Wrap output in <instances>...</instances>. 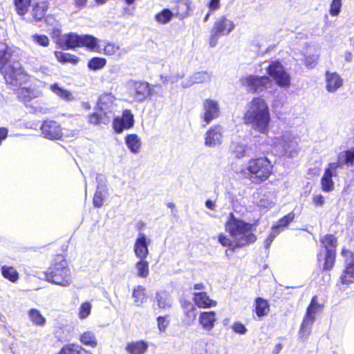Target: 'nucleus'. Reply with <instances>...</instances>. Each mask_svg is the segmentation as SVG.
I'll use <instances>...</instances> for the list:
<instances>
[{
  "label": "nucleus",
  "instance_id": "40",
  "mask_svg": "<svg viewBox=\"0 0 354 354\" xmlns=\"http://www.w3.org/2000/svg\"><path fill=\"white\" fill-rule=\"evenodd\" d=\"M106 59L104 57H93L88 60L87 66L91 71H98L106 65Z\"/></svg>",
  "mask_w": 354,
  "mask_h": 354
},
{
  "label": "nucleus",
  "instance_id": "10",
  "mask_svg": "<svg viewBox=\"0 0 354 354\" xmlns=\"http://www.w3.org/2000/svg\"><path fill=\"white\" fill-rule=\"evenodd\" d=\"M134 116L130 109L122 111L120 117H116L113 120V129L117 133H121L124 130L132 128L134 125Z\"/></svg>",
  "mask_w": 354,
  "mask_h": 354
},
{
  "label": "nucleus",
  "instance_id": "33",
  "mask_svg": "<svg viewBox=\"0 0 354 354\" xmlns=\"http://www.w3.org/2000/svg\"><path fill=\"white\" fill-rule=\"evenodd\" d=\"M132 297L138 306H140L147 299L146 288L138 285L133 288Z\"/></svg>",
  "mask_w": 354,
  "mask_h": 354
},
{
  "label": "nucleus",
  "instance_id": "27",
  "mask_svg": "<svg viewBox=\"0 0 354 354\" xmlns=\"http://www.w3.org/2000/svg\"><path fill=\"white\" fill-rule=\"evenodd\" d=\"M148 344L144 341L131 342L127 344L126 351L129 354H145Z\"/></svg>",
  "mask_w": 354,
  "mask_h": 354
},
{
  "label": "nucleus",
  "instance_id": "43",
  "mask_svg": "<svg viewBox=\"0 0 354 354\" xmlns=\"http://www.w3.org/2000/svg\"><path fill=\"white\" fill-rule=\"evenodd\" d=\"M174 15L168 8H164L155 15V19L161 24H167L171 21Z\"/></svg>",
  "mask_w": 354,
  "mask_h": 354
},
{
  "label": "nucleus",
  "instance_id": "22",
  "mask_svg": "<svg viewBox=\"0 0 354 354\" xmlns=\"http://www.w3.org/2000/svg\"><path fill=\"white\" fill-rule=\"evenodd\" d=\"M111 118L112 117L111 115L104 111H98L97 109L95 112H93L88 115L87 122L91 125L98 126L101 124H109Z\"/></svg>",
  "mask_w": 354,
  "mask_h": 354
},
{
  "label": "nucleus",
  "instance_id": "47",
  "mask_svg": "<svg viewBox=\"0 0 354 354\" xmlns=\"http://www.w3.org/2000/svg\"><path fill=\"white\" fill-rule=\"evenodd\" d=\"M324 300L315 295L307 307L306 310H322L324 308Z\"/></svg>",
  "mask_w": 354,
  "mask_h": 354
},
{
  "label": "nucleus",
  "instance_id": "18",
  "mask_svg": "<svg viewBox=\"0 0 354 354\" xmlns=\"http://www.w3.org/2000/svg\"><path fill=\"white\" fill-rule=\"evenodd\" d=\"M133 251L135 255L139 259H146L149 254L148 244L147 237L144 234H139V236L136 239Z\"/></svg>",
  "mask_w": 354,
  "mask_h": 354
},
{
  "label": "nucleus",
  "instance_id": "20",
  "mask_svg": "<svg viewBox=\"0 0 354 354\" xmlns=\"http://www.w3.org/2000/svg\"><path fill=\"white\" fill-rule=\"evenodd\" d=\"M14 51L3 41H0V72L8 66L13 57Z\"/></svg>",
  "mask_w": 354,
  "mask_h": 354
},
{
  "label": "nucleus",
  "instance_id": "25",
  "mask_svg": "<svg viewBox=\"0 0 354 354\" xmlns=\"http://www.w3.org/2000/svg\"><path fill=\"white\" fill-rule=\"evenodd\" d=\"M33 0H12V5L17 15L24 18L32 6Z\"/></svg>",
  "mask_w": 354,
  "mask_h": 354
},
{
  "label": "nucleus",
  "instance_id": "16",
  "mask_svg": "<svg viewBox=\"0 0 354 354\" xmlns=\"http://www.w3.org/2000/svg\"><path fill=\"white\" fill-rule=\"evenodd\" d=\"M316 311H306L303 322L299 331V337L306 340L311 333V326L315 319Z\"/></svg>",
  "mask_w": 354,
  "mask_h": 354
},
{
  "label": "nucleus",
  "instance_id": "46",
  "mask_svg": "<svg viewBox=\"0 0 354 354\" xmlns=\"http://www.w3.org/2000/svg\"><path fill=\"white\" fill-rule=\"evenodd\" d=\"M207 343L203 339L196 342L192 348V354H207Z\"/></svg>",
  "mask_w": 354,
  "mask_h": 354
},
{
  "label": "nucleus",
  "instance_id": "4",
  "mask_svg": "<svg viewBox=\"0 0 354 354\" xmlns=\"http://www.w3.org/2000/svg\"><path fill=\"white\" fill-rule=\"evenodd\" d=\"M44 274L47 281L61 286H68L72 281L71 272L64 253L54 255L50 266Z\"/></svg>",
  "mask_w": 354,
  "mask_h": 354
},
{
  "label": "nucleus",
  "instance_id": "29",
  "mask_svg": "<svg viewBox=\"0 0 354 354\" xmlns=\"http://www.w3.org/2000/svg\"><path fill=\"white\" fill-rule=\"evenodd\" d=\"M322 247L326 251L337 252V238L333 234H326L319 240Z\"/></svg>",
  "mask_w": 354,
  "mask_h": 354
},
{
  "label": "nucleus",
  "instance_id": "21",
  "mask_svg": "<svg viewBox=\"0 0 354 354\" xmlns=\"http://www.w3.org/2000/svg\"><path fill=\"white\" fill-rule=\"evenodd\" d=\"M59 46L64 50L80 48V35L72 32L66 34Z\"/></svg>",
  "mask_w": 354,
  "mask_h": 354
},
{
  "label": "nucleus",
  "instance_id": "36",
  "mask_svg": "<svg viewBox=\"0 0 354 354\" xmlns=\"http://www.w3.org/2000/svg\"><path fill=\"white\" fill-rule=\"evenodd\" d=\"M285 71L283 65L278 61L272 62L266 68L267 73L274 80Z\"/></svg>",
  "mask_w": 354,
  "mask_h": 354
},
{
  "label": "nucleus",
  "instance_id": "3",
  "mask_svg": "<svg viewBox=\"0 0 354 354\" xmlns=\"http://www.w3.org/2000/svg\"><path fill=\"white\" fill-rule=\"evenodd\" d=\"M274 166L266 156H259L249 159L246 166L240 174L244 179L253 185H260L267 181L273 174Z\"/></svg>",
  "mask_w": 354,
  "mask_h": 354
},
{
  "label": "nucleus",
  "instance_id": "17",
  "mask_svg": "<svg viewBox=\"0 0 354 354\" xmlns=\"http://www.w3.org/2000/svg\"><path fill=\"white\" fill-rule=\"evenodd\" d=\"M326 88L330 93L337 91L343 85V80L337 72L330 73L327 71L325 73Z\"/></svg>",
  "mask_w": 354,
  "mask_h": 354
},
{
  "label": "nucleus",
  "instance_id": "13",
  "mask_svg": "<svg viewBox=\"0 0 354 354\" xmlns=\"http://www.w3.org/2000/svg\"><path fill=\"white\" fill-rule=\"evenodd\" d=\"M154 86H151L146 82H136L133 86V98L136 102H142L148 97L153 95Z\"/></svg>",
  "mask_w": 354,
  "mask_h": 354
},
{
  "label": "nucleus",
  "instance_id": "28",
  "mask_svg": "<svg viewBox=\"0 0 354 354\" xmlns=\"http://www.w3.org/2000/svg\"><path fill=\"white\" fill-rule=\"evenodd\" d=\"M54 55L58 62L62 64H71L72 65H77L80 62V58L75 55L68 53H64L62 51H55Z\"/></svg>",
  "mask_w": 354,
  "mask_h": 354
},
{
  "label": "nucleus",
  "instance_id": "54",
  "mask_svg": "<svg viewBox=\"0 0 354 354\" xmlns=\"http://www.w3.org/2000/svg\"><path fill=\"white\" fill-rule=\"evenodd\" d=\"M254 304L255 310H266L270 307L268 300L262 297H257Z\"/></svg>",
  "mask_w": 354,
  "mask_h": 354
},
{
  "label": "nucleus",
  "instance_id": "15",
  "mask_svg": "<svg viewBox=\"0 0 354 354\" xmlns=\"http://www.w3.org/2000/svg\"><path fill=\"white\" fill-rule=\"evenodd\" d=\"M115 97L111 93H102L97 102L98 111H104L111 117L113 116V106Z\"/></svg>",
  "mask_w": 354,
  "mask_h": 354
},
{
  "label": "nucleus",
  "instance_id": "5",
  "mask_svg": "<svg viewBox=\"0 0 354 354\" xmlns=\"http://www.w3.org/2000/svg\"><path fill=\"white\" fill-rule=\"evenodd\" d=\"M235 28L233 21L225 15L218 17L212 27L208 42L211 47H214L220 37L229 35Z\"/></svg>",
  "mask_w": 354,
  "mask_h": 354
},
{
  "label": "nucleus",
  "instance_id": "12",
  "mask_svg": "<svg viewBox=\"0 0 354 354\" xmlns=\"http://www.w3.org/2000/svg\"><path fill=\"white\" fill-rule=\"evenodd\" d=\"M203 110L202 119L205 122L203 127L209 124L220 115L219 105L216 101L212 99H206L203 101Z\"/></svg>",
  "mask_w": 354,
  "mask_h": 354
},
{
  "label": "nucleus",
  "instance_id": "23",
  "mask_svg": "<svg viewBox=\"0 0 354 354\" xmlns=\"http://www.w3.org/2000/svg\"><path fill=\"white\" fill-rule=\"evenodd\" d=\"M194 301L195 304L201 308L215 307L217 304L216 301L210 299L205 292H195L194 294Z\"/></svg>",
  "mask_w": 354,
  "mask_h": 354
},
{
  "label": "nucleus",
  "instance_id": "64",
  "mask_svg": "<svg viewBox=\"0 0 354 354\" xmlns=\"http://www.w3.org/2000/svg\"><path fill=\"white\" fill-rule=\"evenodd\" d=\"M205 206L209 209H214L215 208V203L211 200H207L205 201Z\"/></svg>",
  "mask_w": 354,
  "mask_h": 354
},
{
  "label": "nucleus",
  "instance_id": "37",
  "mask_svg": "<svg viewBox=\"0 0 354 354\" xmlns=\"http://www.w3.org/2000/svg\"><path fill=\"white\" fill-rule=\"evenodd\" d=\"M17 98L19 101L26 103L35 97L32 90L26 87H19L17 91Z\"/></svg>",
  "mask_w": 354,
  "mask_h": 354
},
{
  "label": "nucleus",
  "instance_id": "35",
  "mask_svg": "<svg viewBox=\"0 0 354 354\" xmlns=\"http://www.w3.org/2000/svg\"><path fill=\"white\" fill-rule=\"evenodd\" d=\"M285 71L283 65L278 61L272 62L266 68L267 73L274 80Z\"/></svg>",
  "mask_w": 354,
  "mask_h": 354
},
{
  "label": "nucleus",
  "instance_id": "38",
  "mask_svg": "<svg viewBox=\"0 0 354 354\" xmlns=\"http://www.w3.org/2000/svg\"><path fill=\"white\" fill-rule=\"evenodd\" d=\"M336 254L337 252L326 251L322 268L323 270L330 271L333 270L336 261Z\"/></svg>",
  "mask_w": 354,
  "mask_h": 354
},
{
  "label": "nucleus",
  "instance_id": "48",
  "mask_svg": "<svg viewBox=\"0 0 354 354\" xmlns=\"http://www.w3.org/2000/svg\"><path fill=\"white\" fill-rule=\"evenodd\" d=\"M28 317L37 326H43L46 322L45 318L40 314L39 311H29Z\"/></svg>",
  "mask_w": 354,
  "mask_h": 354
},
{
  "label": "nucleus",
  "instance_id": "44",
  "mask_svg": "<svg viewBox=\"0 0 354 354\" xmlns=\"http://www.w3.org/2000/svg\"><path fill=\"white\" fill-rule=\"evenodd\" d=\"M295 215L293 212H290L286 215L279 218L276 225L272 227L273 230L288 227L295 219Z\"/></svg>",
  "mask_w": 354,
  "mask_h": 354
},
{
  "label": "nucleus",
  "instance_id": "56",
  "mask_svg": "<svg viewBox=\"0 0 354 354\" xmlns=\"http://www.w3.org/2000/svg\"><path fill=\"white\" fill-rule=\"evenodd\" d=\"M341 255L344 258L346 263L354 261V253L346 248V247H343L341 250Z\"/></svg>",
  "mask_w": 354,
  "mask_h": 354
},
{
  "label": "nucleus",
  "instance_id": "26",
  "mask_svg": "<svg viewBox=\"0 0 354 354\" xmlns=\"http://www.w3.org/2000/svg\"><path fill=\"white\" fill-rule=\"evenodd\" d=\"M341 283L348 285L354 282V261L348 262L339 277Z\"/></svg>",
  "mask_w": 354,
  "mask_h": 354
},
{
  "label": "nucleus",
  "instance_id": "49",
  "mask_svg": "<svg viewBox=\"0 0 354 354\" xmlns=\"http://www.w3.org/2000/svg\"><path fill=\"white\" fill-rule=\"evenodd\" d=\"M32 39L36 44L42 47H47L50 44V40L45 35L35 34L32 36Z\"/></svg>",
  "mask_w": 354,
  "mask_h": 354
},
{
  "label": "nucleus",
  "instance_id": "61",
  "mask_svg": "<svg viewBox=\"0 0 354 354\" xmlns=\"http://www.w3.org/2000/svg\"><path fill=\"white\" fill-rule=\"evenodd\" d=\"M92 305L90 301H85L80 306V310H91Z\"/></svg>",
  "mask_w": 354,
  "mask_h": 354
},
{
  "label": "nucleus",
  "instance_id": "53",
  "mask_svg": "<svg viewBox=\"0 0 354 354\" xmlns=\"http://www.w3.org/2000/svg\"><path fill=\"white\" fill-rule=\"evenodd\" d=\"M342 0H332L330 6V14L332 16H337L340 12Z\"/></svg>",
  "mask_w": 354,
  "mask_h": 354
},
{
  "label": "nucleus",
  "instance_id": "19",
  "mask_svg": "<svg viewBox=\"0 0 354 354\" xmlns=\"http://www.w3.org/2000/svg\"><path fill=\"white\" fill-rule=\"evenodd\" d=\"M80 48H85L95 53H101L98 39L88 34L80 35Z\"/></svg>",
  "mask_w": 354,
  "mask_h": 354
},
{
  "label": "nucleus",
  "instance_id": "30",
  "mask_svg": "<svg viewBox=\"0 0 354 354\" xmlns=\"http://www.w3.org/2000/svg\"><path fill=\"white\" fill-rule=\"evenodd\" d=\"M59 354H92L90 351L76 344H68L64 346Z\"/></svg>",
  "mask_w": 354,
  "mask_h": 354
},
{
  "label": "nucleus",
  "instance_id": "1",
  "mask_svg": "<svg viewBox=\"0 0 354 354\" xmlns=\"http://www.w3.org/2000/svg\"><path fill=\"white\" fill-rule=\"evenodd\" d=\"M231 219L225 223L226 230L235 239L233 242L223 233L218 235V241L223 247H227L230 250L234 252L237 248H244L257 241V236L252 232L253 224L246 223L241 219L234 218L230 214Z\"/></svg>",
  "mask_w": 354,
  "mask_h": 354
},
{
  "label": "nucleus",
  "instance_id": "24",
  "mask_svg": "<svg viewBox=\"0 0 354 354\" xmlns=\"http://www.w3.org/2000/svg\"><path fill=\"white\" fill-rule=\"evenodd\" d=\"M216 316L214 311H203L199 316V323L203 328L209 331L214 326Z\"/></svg>",
  "mask_w": 354,
  "mask_h": 354
},
{
  "label": "nucleus",
  "instance_id": "7",
  "mask_svg": "<svg viewBox=\"0 0 354 354\" xmlns=\"http://www.w3.org/2000/svg\"><path fill=\"white\" fill-rule=\"evenodd\" d=\"M42 137L50 140H61L64 137L63 128L59 122L55 120L46 119L40 126Z\"/></svg>",
  "mask_w": 354,
  "mask_h": 354
},
{
  "label": "nucleus",
  "instance_id": "58",
  "mask_svg": "<svg viewBox=\"0 0 354 354\" xmlns=\"http://www.w3.org/2000/svg\"><path fill=\"white\" fill-rule=\"evenodd\" d=\"M312 203L316 207H322L325 203V198L321 194H315L312 197Z\"/></svg>",
  "mask_w": 354,
  "mask_h": 354
},
{
  "label": "nucleus",
  "instance_id": "52",
  "mask_svg": "<svg viewBox=\"0 0 354 354\" xmlns=\"http://www.w3.org/2000/svg\"><path fill=\"white\" fill-rule=\"evenodd\" d=\"M344 163L348 167L354 165V147L344 151Z\"/></svg>",
  "mask_w": 354,
  "mask_h": 354
},
{
  "label": "nucleus",
  "instance_id": "14",
  "mask_svg": "<svg viewBox=\"0 0 354 354\" xmlns=\"http://www.w3.org/2000/svg\"><path fill=\"white\" fill-rule=\"evenodd\" d=\"M223 129L220 124H214L205 133V145L213 147L221 144L223 138Z\"/></svg>",
  "mask_w": 354,
  "mask_h": 354
},
{
  "label": "nucleus",
  "instance_id": "50",
  "mask_svg": "<svg viewBox=\"0 0 354 354\" xmlns=\"http://www.w3.org/2000/svg\"><path fill=\"white\" fill-rule=\"evenodd\" d=\"M274 80L277 85L281 87L289 86L290 84V77L286 71L282 72Z\"/></svg>",
  "mask_w": 354,
  "mask_h": 354
},
{
  "label": "nucleus",
  "instance_id": "62",
  "mask_svg": "<svg viewBox=\"0 0 354 354\" xmlns=\"http://www.w3.org/2000/svg\"><path fill=\"white\" fill-rule=\"evenodd\" d=\"M91 311H79L78 313V317L81 319H86L90 315Z\"/></svg>",
  "mask_w": 354,
  "mask_h": 354
},
{
  "label": "nucleus",
  "instance_id": "45",
  "mask_svg": "<svg viewBox=\"0 0 354 354\" xmlns=\"http://www.w3.org/2000/svg\"><path fill=\"white\" fill-rule=\"evenodd\" d=\"M1 272L3 276L11 282L17 281L19 278L17 271L12 267L3 266Z\"/></svg>",
  "mask_w": 354,
  "mask_h": 354
},
{
  "label": "nucleus",
  "instance_id": "6",
  "mask_svg": "<svg viewBox=\"0 0 354 354\" xmlns=\"http://www.w3.org/2000/svg\"><path fill=\"white\" fill-rule=\"evenodd\" d=\"M239 82L241 86L244 87L248 93H257L266 89L271 80L266 75H248L241 77Z\"/></svg>",
  "mask_w": 354,
  "mask_h": 354
},
{
  "label": "nucleus",
  "instance_id": "55",
  "mask_svg": "<svg viewBox=\"0 0 354 354\" xmlns=\"http://www.w3.org/2000/svg\"><path fill=\"white\" fill-rule=\"evenodd\" d=\"M93 203L94 207L100 208L103 205L104 196L101 192H96L93 198Z\"/></svg>",
  "mask_w": 354,
  "mask_h": 354
},
{
  "label": "nucleus",
  "instance_id": "31",
  "mask_svg": "<svg viewBox=\"0 0 354 354\" xmlns=\"http://www.w3.org/2000/svg\"><path fill=\"white\" fill-rule=\"evenodd\" d=\"M125 142L132 153H137L140 152L141 148V141L136 134L127 135L125 137Z\"/></svg>",
  "mask_w": 354,
  "mask_h": 354
},
{
  "label": "nucleus",
  "instance_id": "57",
  "mask_svg": "<svg viewBox=\"0 0 354 354\" xmlns=\"http://www.w3.org/2000/svg\"><path fill=\"white\" fill-rule=\"evenodd\" d=\"M232 330L239 335H244L247 333L246 327L240 322H234L231 326Z\"/></svg>",
  "mask_w": 354,
  "mask_h": 354
},
{
  "label": "nucleus",
  "instance_id": "32",
  "mask_svg": "<svg viewBox=\"0 0 354 354\" xmlns=\"http://www.w3.org/2000/svg\"><path fill=\"white\" fill-rule=\"evenodd\" d=\"M80 342L84 346L95 348L97 345L95 334L93 331H86L80 335L79 338Z\"/></svg>",
  "mask_w": 354,
  "mask_h": 354
},
{
  "label": "nucleus",
  "instance_id": "59",
  "mask_svg": "<svg viewBox=\"0 0 354 354\" xmlns=\"http://www.w3.org/2000/svg\"><path fill=\"white\" fill-rule=\"evenodd\" d=\"M157 321L159 330L160 331H165V328H167L169 324V320L167 319V317L160 316L158 317Z\"/></svg>",
  "mask_w": 354,
  "mask_h": 354
},
{
  "label": "nucleus",
  "instance_id": "2",
  "mask_svg": "<svg viewBox=\"0 0 354 354\" xmlns=\"http://www.w3.org/2000/svg\"><path fill=\"white\" fill-rule=\"evenodd\" d=\"M243 120L245 124L251 127L254 130L261 133H267L271 117L266 100L261 96L252 97L247 104Z\"/></svg>",
  "mask_w": 354,
  "mask_h": 354
},
{
  "label": "nucleus",
  "instance_id": "42",
  "mask_svg": "<svg viewBox=\"0 0 354 354\" xmlns=\"http://www.w3.org/2000/svg\"><path fill=\"white\" fill-rule=\"evenodd\" d=\"M50 89L55 94L63 100L69 101L73 99L71 93L67 89L59 86L57 83L52 84Z\"/></svg>",
  "mask_w": 354,
  "mask_h": 354
},
{
  "label": "nucleus",
  "instance_id": "9",
  "mask_svg": "<svg viewBox=\"0 0 354 354\" xmlns=\"http://www.w3.org/2000/svg\"><path fill=\"white\" fill-rule=\"evenodd\" d=\"M3 74L6 84L10 86H21L28 80V75L21 67L10 66Z\"/></svg>",
  "mask_w": 354,
  "mask_h": 354
},
{
  "label": "nucleus",
  "instance_id": "8",
  "mask_svg": "<svg viewBox=\"0 0 354 354\" xmlns=\"http://www.w3.org/2000/svg\"><path fill=\"white\" fill-rule=\"evenodd\" d=\"M341 167L342 164L338 162H330L328 165L320 180L321 188L323 192H330L334 190L335 183L333 177L337 176V169Z\"/></svg>",
  "mask_w": 354,
  "mask_h": 354
},
{
  "label": "nucleus",
  "instance_id": "63",
  "mask_svg": "<svg viewBox=\"0 0 354 354\" xmlns=\"http://www.w3.org/2000/svg\"><path fill=\"white\" fill-rule=\"evenodd\" d=\"M87 0H74L75 5L77 8H82L86 3Z\"/></svg>",
  "mask_w": 354,
  "mask_h": 354
},
{
  "label": "nucleus",
  "instance_id": "41",
  "mask_svg": "<svg viewBox=\"0 0 354 354\" xmlns=\"http://www.w3.org/2000/svg\"><path fill=\"white\" fill-rule=\"evenodd\" d=\"M135 267L138 271L137 275L142 278H146L149 274V266L145 259H140L136 262Z\"/></svg>",
  "mask_w": 354,
  "mask_h": 354
},
{
  "label": "nucleus",
  "instance_id": "60",
  "mask_svg": "<svg viewBox=\"0 0 354 354\" xmlns=\"http://www.w3.org/2000/svg\"><path fill=\"white\" fill-rule=\"evenodd\" d=\"M221 0H209V1L207 3V7L210 11H214L220 8L221 4H220Z\"/></svg>",
  "mask_w": 354,
  "mask_h": 354
},
{
  "label": "nucleus",
  "instance_id": "39",
  "mask_svg": "<svg viewBox=\"0 0 354 354\" xmlns=\"http://www.w3.org/2000/svg\"><path fill=\"white\" fill-rule=\"evenodd\" d=\"M158 306L160 308L165 309L171 307L170 296L166 291H160L156 293V296Z\"/></svg>",
  "mask_w": 354,
  "mask_h": 354
},
{
  "label": "nucleus",
  "instance_id": "51",
  "mask_svg": "<svg viewBox=\"0 0 354 354\" xmlns=\"http://www.w3.org/2000/svg\"><path fill=\"white\" fill-rule=\"evenodd\" d=\"M120 49L119 46L114 43L108 42L104 47L103 53L106 55H114Z\"/></svg>",
  "mask_w": 354,
  "mask_h": 354
},
{
  "label": "nucleus",
  "instance_id": "11",
  "mask_svg": "<svg viewBox=\"0 0 354 354\" xmlns=\"http://www.w3.org/2000/svg\"><path fill=\"white\" fill-rule=\"evenodd\" d=\"M50 8V2L48 0H37L31 6L30 19L32 23H39L44 19Z\"/></svg>",
  "mask_w": 354,
  "mask_h": 354
},
{
  "label": "nucleus",
  "instance_id": "34",
  "mask_svg": "<svg viewBox=\"0 0 354 354\" xmlns=\"http://www.w3.org/2000/svg\"><path fill=\"white\" fill-rule=\"evenodd\" d=\"M230 152L235 158H242L246 154V146L238 142L233 141L230 146Z\"/></svg>",
  "mask_w": 354,
  "mask_h": 354
}]
</instances>
